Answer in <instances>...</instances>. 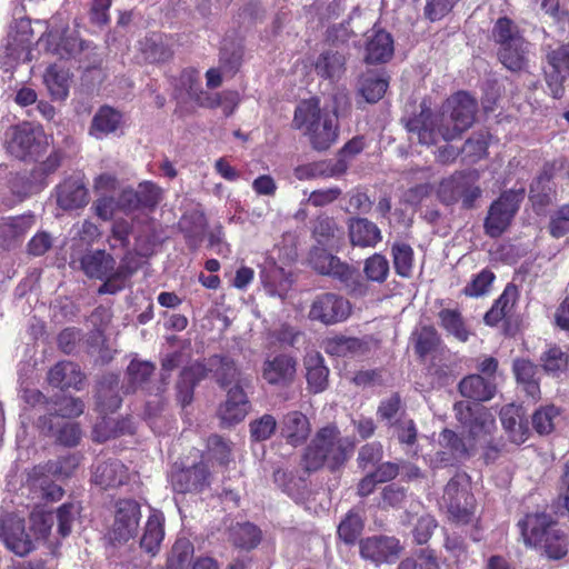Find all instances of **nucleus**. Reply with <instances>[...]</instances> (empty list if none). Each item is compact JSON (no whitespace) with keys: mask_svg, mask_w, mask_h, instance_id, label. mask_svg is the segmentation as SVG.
Instances as JSON below:
<instances>
[{"mask_svg":"<svg viewBox=\"0 0 569 569\" xmlns=\"http://www.w3.org/2000/svg\"><path fill=\"white\" fill-rule=\"evenodd\" d=\"M477 112V99L466 91H459L445 101L438 114H433L423 101L418 112L403 117L401 122L410 140L433 146L440 139L448 142L460 138L473 124Z\"/></svg>","mask_w":569,"mask_h":569,"instance_id":"obj_1","label":"nucleus"},{"mask_svg":"<svg viewBox=\"0 0 569 569\" xmlns=\"http://www.w3.org/2000/svg\"><path fill=\"white\" fill-rule=\"evenodd\" d=\"M292 127L307 136L317 151L328 150L338 138L336 111L321 109L317 98L302 100L296 107Z\"/></svg>","mask_w":569,"mask_h":569,"instance_id":"obj_2","label":"nucleus"},{"mask_svg":"<svg viewBox=\"0 0 569 569\" xmlns=\"http://www.w3.org/2000/svg\"><path fill=\"white\" fill-rule=\"evenodd\" d=\"M518 526L525 543L541 550L547 558L558 560L568 553L567 536L557 528L549 515H527Z\"/></svg>","mask_w":569,"mask_h":569,"instance_id":"obj_3","label":"nucleus"},{"mask_svg":"<svg viewBox=\"0 0 569 569\" xmlns=\"http://www.w3.org/2000/svg\"><path fill=\"white\" fill-rule=\"evenodd\" d=\"M348 458L340 431L332 426L321 428L305 449L301 465L306 471H317L323 466L340 467Z\"/></svg>","mask_w":569,"mask_h":569,"instance_id":"obj_4","label":"nucleus"},{"mask_svg":"<svg viewBox=\"0 0 569 569\" xmlns=\"http://www.w3.org/2000/svg\"><path fill=\"white\" fill-rule=\"evenodd\" d=\"M328 247L313 246L309 252V263L313 270L323 276L339 280L350 292L365 293V284L359 272L328 251Z\"/></svg>","mask_w":569,"mask_h":569,"instance_id":"obj_5","label":"nucleus"},{"mask_svg":"<svg viewBox=\"0 0 569 569\" xmlns=\"http://www.w3.org/2000/svg\"><path fill=\"white\" fill-rule=\"evenodd\" d=\"M523 198V189L503 191L488 209L483 222L485 233L490 238L500 237L511 224Z\"/></svg>","mask_w":569,"mask_h":569,"instance_id":"obj_6","label":"nucleus"},{"mask_svg":"<svg viewBox=\"0 0 569 569\" xmlns=\"http://www.w3.org/2000/svg\"><path fill=\"white\" fill-rule=\"evenodd\" d=\"M442 506L449 516L459 523H468L473 515L475 499L469 492L468 476L466 473L455 475L447 483Z\"/></svg>","mask_w":569,"mask_h":569,"instance_id":"obj_7","label":"nucleus"},{"mask_svg":"<svg viewBox=\"0 0 569 569\" xmlns=\"http://www.w3.org/2000/svg\"><path fill=\"white\" fill-rule=\"evenodd\" d=\"M48 147L43 128L31 122H22L11 128L8 150L19 159L37 158Z\"/></svg>","mask_w":569,"mask_h":569,"instance_id":"obj_8","label":"nucleus"},{"mask_svg":"<svg viewBox=\"0 0 569 569\" xmlns=\"http://www.w3.org/2000/svg\"><path fill=\"white\" fill-rule=\"evenodd\" d=\"M32 37L33 31L30 19L21 18L14 20L10 24L3 42V52L7 59L3 64L13 67V63L31 61Z\"/></svg>","mask_w":569,"mask_h":569,"instance_id":"obj_9","label":"nucleus"},{"mask_svg":"<svg viewBox=\"0 0 569 569\" xmlns=\"http://www.w3.org/2000/svg\"><path fill=\"white\" fill-rule=\"evenodd\" d=\"M207 369V376L212 375L216 382L223 389L238 388L251 389L253 377L243 371L237 362L226 355H213L208 358L203 365Z\"/></svg>","mask_w":569,"mask_h":569,"instance_id":"obj_10","label":"nucleus"},{"mask_svg":"<svg viewBox=\"0 0 569 569\" xmlns=\"http://www.w3.org/2000/svg\"><path fill=\"white\" fill-rule=\"evenodd\" d=\"M351 306L347 299L333 292H323L313 299L308 317L326 326H332L348 319Z\"/></svg>","mask_w":569,"mask_h":569,"instance_id":"obj_11","label":"nucleus"},{"mask_svg":"<svg viewBox=\"0 0 569 569\" xmlns=\"http://www.w3.org/2000/svg\"><path fill=\"white\" fill-rule=\"evenodd\" d=\"M57 473H68V470L63 468L62 463L56 462L36 466L27 472L26 485L38 498L57 501L63 495L62 488L51 479V476Z\"/></svg>","mask_w":569,"mask_h":569,"instance_id":"obj_12","label":"nucleus"},{"mask_svg":"<svg viewBox=\"0 0 569 569\" xmlns=\"http://www.w3.org/2000/svg\"><path fill=\"white\" fill-rule=\"evenodd\" d=\"M141 518L140 505L133 499H120L114 505V520L110 530V539L127 542L133 538Z\"/></svg>","mask_w":569,"mask_h":569,"instance_id":"obj_13","label":"nucleus"},{"mask_svg":"<svg viewBox=\"0 0 569 569\" xmlns=\"http://www.w3.org/2000/svg\"><path fill=\"white\" fill-rule=\"evenodd\" d=\"M548 68L545 70L546 82L556 99L563 94V82L569 78V42L549 47L546 52Z\"/></svg>","mask_w":569,"mask_h":569,"instance_id":"obj_14","label":"nucleus"},{"mask_svg":"<svg viewBox=\"0 0 569 569\" xmlns=\"http://www.w3.org/2000/svg\"><path fill=\"white\" fill-rule=\"evenodd\" d=\"M0 538L9 550L20 557L33 549V542L26 532L24 520L18 515L1 512Z\"/></svg>","mask_w":569,"mask_h":569,"instance_id":"obj_15","label":"nucleus"},{"mask_svg":"<svg viewBox=\"0 0 569 569\" xmlns=\"http://www.w3.org/2000/svg\"><path fill=\"white\" fill-rule=\"evenodd\" d=\"M401 550L395 537L373 536L360 541V555L376 565L395 561Z\"/></svg>","mask_w":569,"mask_h":569,"instance_id":"obj_16","label":"nucleus"},{"mask_svg":"<svg viewBox=\"0 0 569 569\" xmlns=\"http://www.w3.org/2000/svg\"><path fill=\"white\" fill-rule=\"evenodd\" d=\"M210 472L203 462L188 468L174 469L171 473V485L179 493L199 492L209 485Z\"/></svg>","mask_w":569,"mask_h":569,"instance_id":"obj_17","label":"nucleus"},{"mask_svg":"<svg viewBox=\"0 0 569 569\" xmlns=\"http://www.w3.org/2000/svg\"><path fill=\"white\" fill-rule=\"evenodd\" d=\"M247 390L238 388H229L227 390V398L218 409V416L222 426L231 427L246 418L250 409Z\"/></svg>","mask_w":569,"mask_h":569,"instance_id":"obj_18","label":"nucleus"},{"mask_svg":"<svg viewBox=\"0 0 569 569\" xmlns=\"http://www.w3.org/2000/svg\"><path fill=\"white\" fill-rule=\"evenodd\" d=\"M57 204L63 210H74L89 202V192L80 176L64 179L56 189Z\"/></svg>","mask_w":569,"mask_h":569,"instance_id":"obj_19","label":"nucleus"},{"mask_svg":"<svg viewBox=\"0 0 569 569\" xmlns=\"http://www.w3.org/2000/svg\"><path fill=\"white\" fill-rule=\"evenodd\" d=\"M297 361L288 355H279L267 359L262 366V378L273 386H289L296 376Z\"/></svg>","mask_w":569,"mask_h":569,"instance_id":"obj_20","label":"nucleus"},{"mask_svg":"<svg viewBox=\"0 0 569 569\" xmlns=\"http://www.w3.org/2000/svg\"><path fill=\"white\" fill-rule=\"evenodd\" d=\"M54 22L56 18H52L48 31V41L53 47L54 52L62 59H69L79 54L84 48V42L78 38L73 30L67 27L58 29Z\"/></svg>","mask_w":569,"mask_h":569,"instance_id":"obj_21","label":"nucleus"},{"mask_svg":"<svg viewBox=\"0 0 569 569\" xmlns=\"http://www.w3.org/2000/svg\"><path fill=\"white\" fill-rule=\"evenodd\" d=\"M393 51V39L389 32L373 28L367 33L365 54L367 63H386L392 58Z\"/></svg>","mask_w":569,"mask_h":569,"instance_id":"obj_22","label":"nucleus"},{"mask_svg":"<svg viewBox=\"0 0 569 569\" xmlns=\"http://www.w3.org/2000/svg\"><path fill=\"white\" fill-rule=\"evenodd\" d=\"M311 236L317 244L336 249L342 243L345 231L333 217L321 213L311 221Z\"/></svg>","mask_w":569,"mask_h":569,"instance_id":"obj_23","label":"nucleus"},{"mask_svg":"<svg viewBox=\"0 0 569 569\" xmlns=\"http://www.w3.org/2000/svg\"><path fill=\"white\" fill-rule=\"evenodd\" d=\"M207 377V369L202 363H194L183 368L176 381V400L181 407L190 405L193 400L196 386Z\"/></svg>","mask_w":569,"mask_h":569,"instance_id":"obj_24","label":"nucleus"},{"mask_svg":"<svg viewBox=\"0 0 569 569\" xmlns=\"http://www.w3.org/2000/svg\"><path fill=\"white\" fill-rule=\"evenodd\" d=\"M33 224L32 214L0 219V246L8 249L18 246Z\"/></svg>","mask_w":569,"mask_h":569,"instance_id":"obj_25","label":"nucleus"},{"mask_svg":"<svg viewBox=\"0 0 569 569\" xmlns=\"http://www.w3.org/2000/svg\"><path fill=\"white\" fill-rule=\"evenodd\" d=\"M512 372L518 386L533 400L540 398V376L536 363L527 358H516L512 361Z\"/></svg>","mask_w":569,"mask_h":569,"instance_id":"obj_26","label":"nucleus"},{"mask_svg":"<svg viewBox=\"0 0 569 569\" xmlns=\"http://www.w3.org/2000/svg\"><path fill=\"white\" fill-rule=\"evenodd\" d=\"M156 370L154 363L144 360L133 359L127 368L128 382L124 387L126 393L143 390L153 395V385L150 383V378Z\"/></svg>","mask_w":569,"mask_h":569,"instance_id":"obj_27","label":"nucleus"},{"mask_svg":"<svg viewBox=\"0 0 569 569\" xmlns=\"http://www.w3.org/2000/svg\"><path fill=\"white\" fill-rule=\"evenodd\" d=\"M92 479L102 489L117 488L127 482L128 469L117 459L98 462Z\"/></svg>","mask_w":569,"mask_h":569,"instance_id":"obj_28","label":"nucleus"},{"mask_svg":"<svg viewBox=\"0 0 569 569\" xmlns=\"http://www.w3.org/2000/svg\"><path fill=\"white\" fill-rule=\"evenodd\" d=\"M280 430L287 443L297 447L307 440L311 428L308 418L302 412L291 411L281 420Z\"/></svg>","mask_w":569,"mask_h":569,"instance_id":"obj_29","label":"nucleus"},{"mask_svg":"<svg viewBox=\"0 0 569 569\" xmlns=\"http://www.w3.org/2000/svg\"><path fill=\"white\" fill-rule=\"evenodd\" d=\"M348 231L350 242L356 247H375L382 239L378 226L367 218L349 219Z\"/></svg>","mask_w":569,"mask_h":569,"instance_id":"obj_30","label":"nucleus"},{"mask_svg":"<svg viewBox=\"0 0 569 569\" xmlns=\"http://www.w3.org/2000/svg\"><path fill=\"white\" fill-rule=\"evenodd\" d=\"M119 385L120 377L114 373H106L98 381L97 405L102 412H113L120 407Z\"/></svg>","mask_w":569,"mask_h":569,"instance_id":"obj_31","label":"nucleus"},{"mask_svg":"<svg viewBox=\"0 0 569 569\" xmlns=\"http://www.w3.org/2000/svg\"><path fill=\"white\" fill-rule=\"evenodd\" d=\"M347 169L348 162L343 159H338L336 161H319L298 166L295 169V177L298 180L336 177L345 173Z\"/></svg>","mask_w":569,"mask_h":569,"instance_id":"obj_32","label":"nucleus"},{"mask_svg":"<svg viewBox=\"0 0 569 569\" xmlns=\"http://www.w3.org/2000/svg\"><path fill=\"white\" fill-rule=\"evenodd\" d=\"M83 375L78 365L71 361H60L48 372V382L61 390L68 388L80 389Z\"/></svg>","mask_w":569,"mask_h":569,"instance_id":"obj_33","label":"nucleus"},{"mask_svg":"<svg viewBox=\"0 0 569 569\" xmlns=\"http://www.w3.org/2000/svg\"><path fill=\"white\" fill-rule=\"evenodd\" d=\"M459 391L465 398L478 402L488 401L496 392L495 379L480 375L467 376L459 382Z\"/></svg>","mask_w":569,"mask_h":569,"instance_id":"obj_34","label":"nucleus"},{"mask_svg":"<svg viewBox=\"0 0 569 569\" xmlns=\"http://www.w3.org/2000/svg\"><path fill=\"white\" fill-rule=\"evenodd\" d=\"M500 420L511 442L521 445L530 436L528 421L522 419L520 409L516 406H506L500 411Z\"/></svg>","mask_w":569,"mask_h":569,"instance_id":"obj_35","label":"nucleus"},{"mask_svg":"<svg viewBox=\"0 0 569 569\" xmlns=\"http://www.w3.org/2000/svg\"><path fill=\"white\" fill-rule=\"evenodd\" d=\"M40 421L42 422V429L49 436L54 437L59 443L67 447L78 445L81 432L76 423L69 421L60 422L58 419L54 421L52 415L44 416Z\"/></svg>","mask_w":569,"mask_h":569,"instance_id":"obj_36","label":"nucleus"},{"mask_svg":"<svg viewBox=\"0 0 569 569\" xmlns=\"http://www.w3.org/2000/svg\"><path fill=\"white\" fill-rule=\"evenodd\" d=\"M114 266V258L104 250L91 251L81 258V269L89 278L102 280L113 271Z\"/></svg>","mask_w":569,"mask_h":569,"instance_id":"obj_37","label":"nucleus"},{"mask_svg":"<svg viewBox=\"0 0 569 569\" xmlns=\"http://www.w3.org/2000/svg\"><path fill=\"white\" fill-rule=\"evenodd\" d=\"M529 49L530 43L526 39L500 46L499 61L510 71H520L528 66Z\"/></svg>","mask_w":569,"mask_h":569,"instance_id":"obj_38","label":"nucleus"},{"mask_svg":"<svg viewBox=\"0 0 569 569\" xmlns=\"http://www.w3.org/2000/svg\"><path fill=\"white\" fill-rule=\"evenodd\" d=\"M208 222L203 212L192 210L182 216L179 221L180 230L183 232L187 244L196 250L202 242Z\"/></svg>","mask_w":569,"mask_h":569,"instance_id":"obj_39","label":"nucleus"},{"mask_svg":"<svg viewBox=\"0 0 569 569\" xmlns=\"http://www.w3.org/2000/svg\"><path fill=\"white\" fill-rule=\"evenodd\" d=\"M323 349L328 355L343 358L362 356L367 352V343L359 338L336 336L323 341Z\"/></svg>","mask_w":569,"mask_h":569,"instance_id":"obj_40","label":"nucleus"},{"mask_svg":"<svg viewBox=\"0 0 569 569\" xmlns=\"http://www.w3.org/2000/svg\"><path fill=\"white\" fill-rule=\"evenodd\" d=\"M346 57L338 50L322 52L316 61L315 68L318 76L331 81L338 80L346 71Z\"/></svg>","mask_w":569,"mask_h":569,"instance_id":"obj_41","label":"nucleus"},{"mask_svg":"<svg viewBox=\"0 0 569 569\" xmlns=\"http://www.w3.org/2000/svg\"><path fill=\"white\" fill-rule=\"evenodd\" d=\"M305 366L309 389L315 393L323 391L328 387L329 369L325 366L322 356L318 352L308 355Z\"/></svg>","mask_w":569,"mask_h":569,"instance_id":"obj_42","label":"nucleus"},{"mask_svg":"<svg viewBox=\"0 0 569 569\" xmlns=\"http://www.w3.org/2000/svg\"><path fill=\"white\" fill-rule=\"evenodd\" d=\"M122 120V116L116 109L103 106L93 116L90 127V134L96 138H102L114 132Z\"/></svg>","mask_w":569,"mask_h":569,"instance_id":"obj_43","label":"nucleus"},{"mask_svg":"<svg viewBox=\"0 0 569 569\" xmlns=\"http://www.w3.org/2000/svg\"><path fill=\"white\" fill-rule=\"evenodd\" d=\"M470 174L456 172L451 177L443 179L438 188V199L446 206L458 202L463 193L465 187Z\"/></svg>","mask_w":569,"mask_h":569,"instance_id":"obj_44","label":"nucleus"},{"mask_svg":"<svg viewBox=\"0 0 569 569\" xmlns=\"http://www.w3.org/2000/svg\"><path fill=\"white\" fill-rule=\"evenodd\" d=\"M163 537V518L160 513L153 512L148 518L140 546L148 553L154 555L159 550Z\"/></svg>","mask_w":569,"mask_h":569,"instance_id":"obj_45","label":"nucleus"},{"mask_svg":"<svg viewBox=\"0 0 569 569\" xmlns=\"http://www.w3.org/2000/svg\"><path fill=\"white\" fill-rule=\"evenodd\" d=\"M143 60L149 63L164 62L172 57V50L159 34L146 37L140 42Z\"/></svg>","mask_w":569,"mask_h":569,"instance_id":"obj_46","label":"nucleus"},{"mask_svg":"<svg viewBox=\"0 0 569 569\" xmlns=\"http://www.w3.org/2000/svg\"><path fill=\"white\" fill-rule=\"evenodd\" d=\"M389 81L386 77L368 72L359 80V92L369 103L379 101L386 93Z\"/></svg>","mask_w":569,"mask_h":569,"instance_id":"obj_47","label":"nucleus"},{"mask_svg":"<svg viewBox=\"0 0 569 569\" xmlns=\"http://www.w3.org/2000/svg\"><path fill=\"white\" fill-rule=\"evenodd\" d=\"M43 80L52 98L57 100H63L68 97L69 76L66 70L58 67L57 64H52L47 68Z\"/></svg>","mask_w":569,"mask_h":569,"instance_id":"obj_48","label":"nucleus"},{"mask_svg":"<svg viewBox=\"0 0 569 569\" xmlns=\"http://www.w3.org/2000/svg\"><path fill=\"white\" fill-rule=\"evenodd\" d=\"M230 539L236 547L250 550L259 545L261 531L250 522L237 523L231 528Z\"/></svg>","mask_w":569,"mask_h":569,"instance_id":"obj_49","label":"nucleus"},{"mask_svg":"<svg viewBox=\"0 0 569 569\" xmlns=\"http://www.w3.org/2000/svg\"><path fill=\"white\" fill-rule=\"evenodd\" d=\"M440 326L456 339L465 342L469 338V331L459 311L452 309H442L439 315Z\"/></svg>","mask_w":569,"mask_h":569,"instance_id":"obj_50","label":"nucleus"},{"mask_svg":"<svg viewBox=\"0 0 569 569\" xmlns=\"http://www.w3.org/2000/svg\"><path fill=\"white\" fill-rule=\"evenodd\" d=\"M491 33L493 41L499 44V47L525 39L519 27L508 17L499 18L495 22Z\"/></svg>","mask_w":569,"mask_h":569,"instance_id":"obj_51","label":"nucleus"},{"mask_svg":"<svg viewBox=\"0 0 569 569\" xmlns=\"http://www.w3.org/2000/svg\"><path fill=\"white\" fill-rule=\"evenodd\" d=\"M242 48L232 41L224 40L220 49V69L224 73L233 76L242 61Z\"/></svg>","mask_w":569,"mask_h":569,"instance_id":"obj_52","label":"nucleus"},{"mask_svg":"<svg viewBox=\"0 0 569 569\" xmlns=\"http://www.w3.org/2000/svg\"><path fill=\"white\" fill-rule=\"evenodd\" d=\"M193 555V545L186 538L178 539L169 553L167 569H187Z\"/></svg>","mask_w":569,"mask_h":569,"instance_id":"obj_53","label":"nucleus"},{"mask_svg":"<svg viewBox=\"0 0 569 569\" xmlns=\"http://www.w3.org/2000/svg\"><path fill=\"white\" fill-rule=\"evenodd\" d=\"M278 427L277 419L269 413L253 419L249 422L250 439L253 442H262L270 439Z\"/></svg>","mask_w":569,"mask_h":569,"instance_id":"obj_54","label":"nucleus"},{"mask_svg":"<svg viewBox=\"0 0 569 569\" xmlns=\"http://www.w3.org/2000/svg\"><path fill=\"white\" fill-rule=\"evenodd\" d=\"M559 411L555 406H545L537 409L531 416L532 429L543 436L549 435L555 429V419Z\"/></svg>","mask_w":569,"mask_h":569,"instance_id":"obj_55","label":"nucleus"},{"mask_svg":"<svg viewBox=\"0 0 569 569\" xmlns=\"http://www.w3.org/2000/svg\"><path fill=\"white\" fill-rule=\"evenodd\" d=\"M393 266L397 274L408 278L412 270L413 251L407 243L392 246Z\"/></svg>","mask_w":569,"mask_h":569,"instance_id":"obj_56","label":"nucleus"},{"mask_svg":"<svg viewBox=\"0 0 569 569\" xmlns=\"http://www.w3.org/2000/svg\"><path fill=\"white\" fill-rule=\"evenodd\" d=\"M393 428V435L398 441L402 445L413 446L417 441L418 431L416 423L411 418L401 413L393 423L390 425Z\"/></svg>","mask_w":569,"mask_h":569,"instance_id":"obj_57","label":"nucleus"},{"mask_svg":"<svg viewBox=\"0 0 569 569\" xmlns=\"http://www.w3.org/2000/svg\"><path fill=\"white\" fill-rule=\"evenodd\" d=\"M363 529V521L361 517L350 511L338 527L339 537L349 545L356 542Z\"/></svg>","mask_w":569,"mask_h":569,"instance_id":"obj_58","label":"nucleus"},{"mask_svg":"<svg viewBox=\"0 0 569 569\" xmlns=\"http://www.w3.org/2000/svg\"><path fill=\"white\" fill-rule=\"evenodd\" d=\"M366 277L376 282H383L389 274V261L382 254L375 253L365 262Z\"/></svg>","mask_w":569,"mask_h":569,"instance_id":"obj_59","label":"nucleus"},{"mask_svg":"<svg viewBox=\"0 0 569 569\" xmlns=\"http://www.w3.org/2000/svg\"><path fill=\"white\" fill-rule=\"evenodd\" d=\"M495 426L493 417L483 408H476V412L471 418L470 423H467L470 435L473 438L481 437L491 432Z\"/></svg>","mask_w":569,"mask_h":569,"instance_id":"obj_60","label":"nucleus"},{"mask_svg":"<svg viewBox=\"0 0 569 569\" xmlns=\"http://www.w3.org/2000/svg\"><path fill=\"white\" fill-rule=\"evenodd\" d=\"M439 341L437 330L431 326H425L416 333V352L420 357H425L437 348Z\"/></svg>","mask_w":569,"mask_h":569,"instance_id":"obj_61","label":"nucleus"},{"mask_svg":"<svg viewBox=\"0 0 569 569\" xmlns=\"http://www.w3.org/2000/svg\"><path fill=\"white\" fill-rule=\"evenodd\" d=\"M440 445L449 450L455 460L462 459L469 456L468 447L463 439L455 431L445 429L440 435Z\"/></svg>","mask_w":569,"mask_h":569,"instance_id":"obj_62","label":"nucleus"},{"mask_svg":"<svg viewBox=\"0 0 569 569\" xmlns=\"http://www.w3.org/2000/svg\"><path fill=\"white\" fill-rule=\"evenodd\" d=\"M542 368L548 373H556L566 369L568 356L558 347H552L540 357Z\"/></svg>","mask_w":569,"mask_h":569,"instance_id":"obj_63","label":"nucleus"},{"mask_svg":"<svg viewBox=\"0 0 569 569\" xmlns=\"http://www.w3.org/2000/svg\"><path fill=\"white\" fill-rule=\"evenodd\" d=\"M549 231L555 238H561L569 232V202L551 213Z\"/></svg>","mask_w":569,"mask_h":569,"instance_id":"obj_64","label":"nucleus"}]
</instances>
